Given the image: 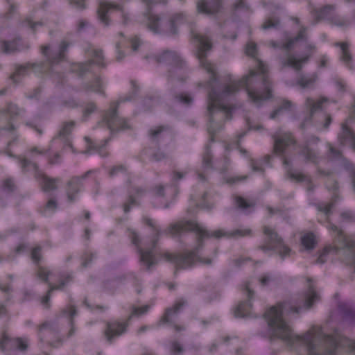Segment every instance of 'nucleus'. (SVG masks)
Wrapping results in <instances>:
<instances>
[{"label": "nucleus", "mask_w": 355, "mask_h": 355, "mask_svg": "<svg viewBox=\"0 0 355 355\" xmlns=\"http://www.w3.org/2000/svg\"><path fill=\"white\" fill-rule=\"evenodd\" d=\"M194 37L198 42L197 57L200 67L209 75L206 83L209 89L207 129L211 141H214L213 135L219 130L225 120L232 118V112L236 109L232 98L241 87L245 88L251 102L260 107L264 101L272 97L273 85L268 73V67L258 58H256L257 71L251 69L239 80H230L229 83H222L218 78L216 66L207 59V53L212 47L211 39L200 34H196Z\"/></svg>", "instance_id": "nucleus-1"}, {"label": "nucleus", "mask_w": 355, "mask_h": 355, "mask_svg": "<svg viewBox=\"0 0 355 355\" xmlns=\"http://www.w3.org/2000/svg\"><path fill=\"white\" fill-rule=\"evenodd\" d=\"M307 291L304 293L301 303L297 302H284L277 306H272L264 314L271 333V336L282 339L288 345L303 349L305 355H337L340 348L348 352L355 353V341L347 338L334 337L323 333L320 327H313L302 336L293 332L291 327L283 319V314L298 313L300 310L309 309L320 300L311 278Z\"/></svg>", "instance_id": "nucleus-2"}, {"label": "nucleus", "mask_w": 355, "mask_h": 355, "mask_svg": "<svg viewBox=\"0 0 355 355\" xmlns=\"http://www.w3.org/2000/svg\"><path fill=\"white\" fill-rule=\"evenodd\" d=\"M144 224L150 227L153 231L150 238L142 241L139 234L135 230H129L128 237L131 243L137 248L139 255L140 263L148 271L158 263L157 256L162 258L159 253L166 251L158 250L157 243L162 234L159 227L155 225L153 219L144 216L142 218Z\"/></svg>", "instance_id": "nucleus-3"}, {"label": "nucleus", "mask_w": 355, "mask_h": 355, "mask_svg": "<svg viewBox=\"0 0 355 355\" xmlns=\"http://www.w3.org/2000/svg\"><path fill=\"white\" fill-rule=\"evenodd\" d=\"M167 232L173 236H179L182 233L187 232H197L198 234L199 242H201L202 239L210 238H214L216 239H220L221 238L238 239L242 237L252 236V230L246 227L241 226L231 231H226L223 229L209 231L191 220L180 221L172 224L168 228Z\"/></svg>", "instance_id": "nucleus-4"}, {"label": "nucleus", "mask_w": 355, "mask_h": 355, "mask_svg": "<svg viewBox=\"0 0 355 355\" xmlns=\"http://www.w3.org/2000/svg\"><path fill=\"white\" fill-rule=\"evenodd\" d=\"M70 44L69 42L62 41L58 50L53 49L49 44L41 46V53L45 58L46 62L28 63L25 66H19L16 69L15 72L10 76V78L14 83H19L20 77L25 76L29 68H32L38 73L48 72L52 66L58 64L65 59V53Z\"/></svg>", "instance_id": "nucleus-5"}, {"label": "nucleus", "mask_w": 355, "mask_h": 355, "mask_svg": "<svg viewBox=\"0 0 355 355\" xmlns=\"http://www.w3.org/2000/svg\"><path fill=\"white\" fill-rule=\"evenodd\" d=\"M155 60L168 67L166 78L172 86L176 82L184 83L189 77V69L185 60L176 51L165 50L155 56Z\"/></svg>", "instance_id": "nucleus-6"}, {"label": "nucleus", "mask_w": 355, "mask_h": 355, "mask_svg": "<svg viewBox=\"0 0 355 355\" xmlns=\"http://www.w3.org/2000/svg\"><path fill=\"white\" fill-rule=\"evenodd\" d=\"M327 99L322 98L315 101L311 98H306L304 103V110L307 116L300 123L301 130H305L306 128L313 121L314 125L318 127V130H327L332 122L331 116L322 110V103Z\"/></svg>", "instance_id": "nucleus-7"}, {"label": "nucleus", "mask_w": 355, "mask_h": 355, "mask_svg": "<svg viewBox=\"0 0 355 355\" xmlns=\"http://www.w3.org/2000/svg\"><path fill=\"white\" fill-rule=\"evenodd\" d=\"M196 234L198 245L193 250L184 254H172L169 252L159 253L162 259L175 265V275H177L178 270H184L192 267L196 261H198L206 265L211 264L212 260L211 259L198 257L197 252L199 249L202 248L204 239H202L201 242H199L198 234L197 232H196Z\"/></svg>", "instance_id": "nucleus-8"}, {"label": "nucleus", "mask_w": 355, "mask_h": 355, "mask_svg": "<svg viewBox=\"0 0 355 355\" xmlns=\"http://www.w3.org/2000/svg\"><path fill=\"white\" fill-rule=\"evenodd\" d=\"M142 1L148 6L153 3V0H142ZM145 16L148 21V28L155 34L161 33L162 32H168L170 34L175 35L178 32L177 26L183 24L186 19L184 14H175L171 17L166 25V27L162 28L160 24L161 17L157 15L151 13L149 6H148Z\"/></svg>", "instance_id": "nucleus-9"}, {"label": "nucleus", "mask_w": 355, "mask_h": 355, "mask_svg": "<svg viewBox=\"0 0 355 355\" xmlns=\"http://www.w3.org/2000/svg\"><path fill=\"white\" fill-rule=\"evenodd\" d=\"M263 232L264 234L263 243L259 247L262 251L266 252L270 250H278L282 259L289 255L291 249L284 243L283 239L274 229L268 226H263Z\"/></svg>", "instance_id": "nucleus-10"}, {"label": "nucleus", "mask_w": 355, "mask_h": 355, "mask_svg": "<svg viewBox=\"0 0 355 355\" xmlns=\"http://www.w3.org/2000/svg\"><path fill=\"white\" fill-rule=\"evenodd\" d=\"M132 97H128L125 99L119 100L114 105H112L110 109L105 114L104 120L111 132L125 130L130 128V125L128 123V120L119 116L117 110L119 105L121 102L130 101Z\"/></svg>", "instance_id": "nucleus-11"}, {"label": "nucleus", "mask_w": 355, "mask_h": 355, "mask_svg": "<svg viewBox=\"0 0 355 355\" xmlns=\"http://www.w3.org/2000/svg\"><path fill=\"white\" fill-rule=\"evenodd\" d=\"M188 305L186 299L182 297L177 300L171 307L166 309L164 313L161 317L158 325L169 324H171L175 331H182L186 329L184 325L173 323V320Z\"/></svg>", "instance_id": "nucleus-12"}, {"label": "nucleus", "mask_w": 355, "mask_h": 355, "mask_svg": "<svg viewBox=\"0 0 355 355\" xmlns=\"http://www.w3.org/2000/svg\"><path fill=\"white\" fill-rule=\"evenodd\" d=\"M112 10H119L121 12L124 24L128 21L129 19L128 13L125 11L121 5L110 1H102L99 2L97 9V15L98 20L104 26L107 27L110 26V19L108 17V14Z\"/></svg>", "instance_id": "nucleus-13"}, {"label": "nucleus", "mask_w": 355, "mask_h": 355, "mask_svg": "<svg viewBox=\"0 0 355 355\" xmlns=\"http://www.w3.org/2000/svg\"><path fill=\"white\" fill-rule=\"evenodd\" d=\"M320 141V137L311 135L306 138L303 145L299 146L298 155L304 158L305 162L317 164L320 161V152L317 148H311V144H317Z\"/></svg>", "instance_id": "nucleus-14"}, {"label": "nucleus", "mask_w": 355, "mask_h": 355, "mask_svg": "<svg viewBox=\"0 0 355 355\" xmlns=\"http://www.w3.org/2000/svg\"><path fill=\"white\" fill-rule=\"evenodd\" d=\"M27 348L26 340L19 338H11L5 334L0 339V349L4 352L6 349V355H19V351L25 352Z\"/></svg>", "instance_id": "nucleus-15"}, {"label": "nucleus", "mask_w": 355, "mask_h": 355, "mask_svg": "<svg viewBox=\"0 0 355 355\" xmlns=\"http://www.w3.org/2000/svg\"><path fill=\"white\" fill-rule=\"evenodd\" d=\"M304 42L306 44L305 50L307 51V54L300 59H297L294 55L287 53L286 58H280V62L283 67H292L299 71L302 69V64L308 62L309 58L316 51V46L313 43L309 42V38L307 42Z\"/></svg>", "instance_id": "nucleus-16"}, {"label": "nucleus", "mask_w": 355, "mask_h": 355, "mask_svg": "<svg viewBox=\"0 0 355 355\" xmlns=\"http://www.w3.org/2000/svg\"><path fill=\"white\" fill-rule=\"evenodd\" d=\"M87 53L91 58L88 61L78 64V70L80 74L83 75L87 72L92 64H96L103 68L106 67V64L104 62L105 56L102 49L90 48L87 50Z\"/></svg>", "instance_id": "nucleus-17"}, {"label": "nucleus", "mask_w": 355, "mask_h": 355, "mask_svg": "<svg viewBox=\"0 0 355 355\" xmlns=\"http://www.w3.org/2000/svg\"><path fill=\"white\" fill-rule=\"evenodd\" d=\"M93 171H87L81 176H74L67 183L66 194L69 203H73L77 200V195L83 187V180L86 179Z\"/></svg>", "instance_id": "nucleus-18"}, {"label": "nucleus", "mask_w": 355, "mask_h": 355, "mask_svg": "<svg viewBox=\"0 0 355 355\" xmlns=\"http://www.w3.org/2000/svg\"><path fill=\"white\" fill-rule=\"evenodd\" d=\"M128 327V321L119 322L118 320H110L106 322L104 335L109 343L126 332Z\"/></svg>", "instance_id": "nucleus-19"}, {"label": "nucleus", "mask_w": 355, "mask_h": 355, "mask_svg": "<svg viewBox=\"0 0 355 355\" xmlns=\"http://www.w3.org/2000/svg\"><path fill=\"white\" fill-rule=\"evenodd\" d=\"M29 49L30 44L23 42L20 36H16L11 40H0V49L5 54H12Z\"/></svg>", "instance_id": "nucleus-20"}, {"label": "nucleus", "mask_w": 355, "mask_h": 355, "mask_svg": "<svg viewBox=\"0 0 355 355\" xmlns=\"http://www.w3.org/2000/svg\"><path fill=\"white\" fill-rule=\"evenodd\" d=\"M58 334V326L55 323L51 322H44L40 326L38 330V336L40 341L42 343H47L55 347H58V345L53 344L52 339L57 338Z\"/></svg>", "instance_id": "nucleus-21"}, {"label": "nucleus", "mask_w": 355, "mask_h": 355, "mask_svg": "<svg viewBox=\"0 0 355 355\" xmlns=\"http://www.w3.org/2000/svg\"><path fill=\"white\" fill-rule=\"evenodd\" d=\"M224 0H199L196 3L197 12L207 16H215L223 9Z\"/></svg>", "instance_id": "nucleus-22"}, {"label": "nucleus", "mask_w": 355, "mask_h": 355, "mask_svg": "<svg viewBox=\"0 0 355 355\" xmlns=\"http://www.w3.org/2000/svg\"><path fill=\"white\" fill-rule=\"evenodd\" d=\"M308 28L301 26L296 36L290 37L284 43L279 44L275 41H270V44L275 49H281L286 51L291 50L297 42H307L308 39Z\"/></svg>", "instance_id": "nucleus-23"}, {"label": "nucleus", "mask_w": 355, "mask_h": 355, "mask_svg": "<svg viewBox=\"0 0 355 355\" xmlns=\"http://www.w3.org/2000/svg\"><path fill=\"white\" fill-rule=\"evenodd\" d=\"M149 136L151 141L156 144L173 139V130L168 125H159L150 129Z\"/></svg>", "instance_id": "nucleus-24"}, {"label": "nucleus", "mask_w": 355, "mask_h": 355, "mask_svg": "<svg viewBox=\"0 0 355 355\" xmlns=\"http://www.w3.org/2000/svg\"><path fill=\"white\" fill-rule=\"evenodd\" d=\"M296 143L293 135L289 133H284L275 137L274 151L279 155H283L286 148Z\"/></svg>", "instance_id": "nucleus-25"}, {"label": "nucleus", "mask_w": 355, "mask_h": 355, "mask_svg": "<svg viewBox=\"0 0 355 355\" xmlns=\"http://www.w3.org/2000/svg\"><path fill=\"white\" fill-rule=\"evenodd\" d=\"M338 141L340 145H348L355 152V133L345 123L341 124Z\"/></svg>", "instance_id": "nucleus-26"}, {"label": "nucleus", "mask_w": 355, "mask_h": 355, "mask_svg": "<svg viewBox=\"0 0 355 355\" xmlns=\"http://www.w3.org/2000/svg\"><path fill=\"white\" fill-rule=\"evenodd\" d=\"M243 291L248 297V302L240 303L234 311V315L236 318H244L250 314V311L252 307L250 300L254 295V291L250 289L249 284L244 285Z\"/></svg>", "instance_id": "nucleus-27"}, {"label": "nucleus", "mask_w": 355, "mask_h": 355, "mask_svg": "<svg viewBox=\"0 0 355 355\" xmlns=\"http://www.w3.org/2000/svg\"><path fill=\"white\" fill-rule=\"evenodd\" d=\"M146 193V189H144L142 187H134L132 189V191L129 193L128 198L127 200L123 203V211L127 214L128 213L131 208L134 206L138 205V202L135 200V198L134 197V195H135L137 197L139 198L143 196H144Z\"/></svg>", "instance_id": "nucleus-28"}, {"label": "nucleus", "mask_w": 355, "mask_h": 355, "mask_svg": "<svg viewBox=\"0 0 355 355\" xmlns=\"http://www.w3.org/2000/svg\"><path fill=\"white\" fill-rule=\"evenodd\" d=\"M234 205L237 209L247 214L254 210L256 201L252 199L244 198L241 196H236L234 198Z\"/></svg>", "instance_id": "nucleus-29"}, {"label": "nucleus", "mask_w": 355, "mask_h": 355, "mask_svg": "<svg viewBox=\"0 0 355 355\" xmlns=\"http://www.w3.org/2000/svg\"><path fill=\"white\" fill-rule=\"evenodd\" d=\"M331 230L336 233L335 239L340 245L341 248L352 249L354 247L355 243L352 240H349L344 234L343 232L334 225H331Z\"/></svg>", "instance_id": "nucleus-30"}, {"label": "nucleus", "mask_w": 355, "mask_h": 355, "mask_svg": "<svg viewBox=\"0 0 355 355\" xmlns=\"http://www.w3.org/2000/svg\"><path fill=\"white\" fill-rule=\"evenodd\" d=\"M60 181L61 180L58 178H53L41 174L40 183L43 191L49 192L56 190L58 189L57 184L60 182Z\"/></svg>", "instance_id": "nucleus-31"}, {"label": "nucleus", "mask_w": 355, "mask_h": 355, "mask_svg": "<svg viewBox=\"0 0 355 355\" xmlns=\"http://www.w3.org/2000/svg\"><path fill=\"white\" fill-rule=\"evenodd\" d=\"M338 309L342 315L343 320L347 321L351 324H355V309H352L343 302L338 304Z\"/></svg>", "instance_id": "nucleus-32"}, {"label": "nucleus", "mask_w": 355, "mask_h": 355, "mask_svg": "<svg viewBox=\"0 0 355 355\" xmlns=\"http://www.w3.org/2000/svg\"><path fill=\"white\" fill-rule=\"evenodd\" d=\"M336 46H340L341 49V60L345 63L347 67L349 69H354V66L352 63V56L349 51V44L347 42H338Z\"/></svg>", "instance_id": "nucleus-33"}, {"label": "nucleus", "mask_w": 355, "mask_h": 355, "mask_svg": "<svg viewBox=\"0 0 355 355\" xmlns=\"http://www.w3.org/2000/svg\"><path fill=\"white\" fill-rule=\"evenodd\" d=\"M83 89L86 92H94L103 96L105 95L103 90V84L100 77H96L94 80L85 83Z\"/></svg>", "instance_id": "nucleus-34"}, {"label": "nucleus", "mask_w": 355, "mask_h": 355, "mask_svg": "<svg viewBox=\"0 0 355 355\" xmlns=\"http://www.w3.org/2000/svg\"><path fill=\"white\" fill-rule=\"evenodd\" d=\"M87 142V149L85 153H89L92 150L98 153L101 157H107L108 153L104 150V146L107 144L109 139H106L103 141V144L99 145L94 144L89 138L85 137Z\"/></svg>", "instance_id": "nucleus-35"}, {"label": "nucleus", "mask_w": 355, "mask_h": 355, "mask_svg": "<svg viewBox=\"0 0 355 355\" xmlns=\"http://www.w3.org/2000/svg\"><path fill=\"white\" fill-rule=\"evenodd\" d=\"M202 166L205 171L214 169L213 154L209 145H207L202 156Z\"/></svg>", "instance_id": "nucleus-36"}, {"label": "nucleus", "mask_w": 355, "mask_h": 355, "mask_svg": "<svg viewBox=\"0 0 355 355\" xmlns=\"http://www.w3.org/2000/svg\"><path fill=\"white\" fill-rule=\"evenodd\" d=\"M336 9V6L334 5H326L324 7L321 8L319 10L315 11V17L317 20H327L329 21V18L332 17L334 14L332 12Z\"/></svg>", "instance_id": "nucleus-37"}, {"label": "nucleus", "mask_w": 355, "mask_h": 355, "mask_svg": "<svg viewBox=\"0 0 355 355\" xmlns=\"http://www.w3.org/2000/svg\"><path fill=\"white\" fill-rule=\"evenodd\" d=\"M60 284L58 285H53L51 291L62 290L63 288L71 283L73 279L72 272H63L59 275Z\"/></svg>", "instance_id": "nucleus-38"}, {"label": "nucleus", "mask_w": 355, "mask_h": 355, "mask_svg": "<svg viewBox=\"0 0 355 355\" xmlns=\"http://www.w3.org/2000/svg\"><path fill=\"white\" fill-rule=\"evenodd\" d=\"M63 313L64 314L67 315L70 318L69 322L71 329L68 333V337H71L75 334L76 331L74 327L73 317L77 315V309L74 305L70 304L63 310Z\"/></svg>", "instance_id": "nucleus-39"}, {"label": "nucleus", "mask_w": 355, "mask_h": 355, "mask_svg": "<svg viewBox=\"0 0 355 355\" xmlns=\"http://www.w3.org/2000/svg\"><path fill=\"white\" fill-rule=\"evenodd\" d=\"M331 24L339 26V27H348L352 24V20L347 17H342L338 15L334 14L329 21Z\"/></svg>", "instance_id": "nucleus-40"}, {"label": "nucleus", "mask_w": 355, "mask_h": 355, "mask_svg": "<svg viewBox=\"0 0 355 355\" xmlns=\"http://www.w3.org/2000/svg\"><path fill=\"white\" fill-rule=\"evenodd\" d=\"M317 79V75L313 73L309 76L301 75L297 80V85L302 88H308L313 85Z\"/></svg>", "instance_id": "nucleus-41"}, {"label": "nucleus", "mask_w": 355, "mask_h": 355, "mask_svg": "<svg viewBox=\"0 0 355 355\" xmlns=\"http://www.w3.org/2000/svg\"><path fill=\"white\" fill-rule=\"evenodd\" d=\"M293 103L288 99H283L279 105L270 115L271 119H275L279 114L284 111H288L291 109Z\"/></svg>", "instance_id": "nucleus-42"}, {"label": "nucleus", "mask_w": 355, "mask_h": 355, "mask_svg": "<svg viewBox=\"0 0 355 355\" xmlns=\"http://www.w3.org/2000/svg\"><path fill=\"white\" fill-rule=\"evenodd\" d=\"M288 173L291 179L294 180L298 182H304L307 183L308 184H311V177L306 174L299 172H295L293 171L291 169H289L288 171Z\"/></svg>", "instance_id": "nucleus-43"}, {"label": "nucleus", "mask_w": 355, "mask_h": 355, "mask_svg": "<svg viewBox=\"0 0 355 355\" xmlns=\"http://www.w3.org/2000/svg\"><path fill=\"white\" fill-rule=\"evenodd\" d=\"M301 243L306 249H313L316 244L314 234L312 232L304 234L301 239Z\"/></svg>", "instance_id": "nucleus-44"}, {"label": "nucleus", "mask_w": 355, "mask_h": 355, "mask_svg": "<svg viewBox=\"0 0 355 355\" xmlns=\"http://www.w3.org/2000/svg\"><path fill=\"white\" fill-rule=\"evenodd\" d=\"M150 309V306L145 305L141 307H137L132 306L130 308L131 313L128 318V321H130L133 317H140L142 315L146 314Z\"/></svg>", "instance_id": "nucleus-45"}, {"label": "nucleus", "mask_w": 355, "mask_h": 355, "mask_svg": "<svg viewBox=\"0 0 355 355\" xmlns=\"http://www.w3.org/2000/svg\"><path fill=\"white\" fill-rule=\"evenodd\" d=\"M42 250V248L40 245L35 246L31 250V259L35 266L40 265V263L43 259Z\"/></svg>", "instance_id": "nucleus-46"}, {"label": "nucleus", "mask_w": 355, "mask_h": 355, "mask_svg": "<svg viewBox=\"0 0 355 355\" xmlns=\"http://www.w3.org/2000/svg\"><path fill=\"white\" fill-rule=\"evenodd\" d=\"M37 270L35 272L37 277L40 279L42 282L47 283L49 282V277L51 275V272L48 270L46 268L40 265L36 266Z\"/></svg>", "instance_id": "nucleus-47"}, {"label": "nucleus", "mask_w": 355, "mask_h": 355, "mask_svg": "<svg viewBox=\"0 0 355 355\" xmlns=\"http://www.w3.org/2000/svg\"><path fill=\"white\" fill-rule=\"evenodd\" d=\"M173 98L175 101L182 103L185 105H190L193 101V97L187 93L175 94Z\"/></svg>", "instance_id": "nucleus-48"}, {"label": "nucleus", "mask_w": 355, "mask_h": 355, "mask_svg": "<svg viewBox=\"0 0 355 355\" xmlns=\"http://www.w3.org/2000/svg\"><path fill=\"white\" fill-rule=\"evenodd\" d=\"M6 112L10 116L11 118H15L21 116L24 113V110L19 108L17 105L9 103L7 106Z\"/></svg>", "instance_id": "nucleus-49"}, {"label": "nucleus", "mask_w": 355, "mask_h": 355, "mask_svg": "<svg viewBox=\"0 0 355 355\" xmlns=\"http://www.w3.org/2000/svg\"><path fill=\"white\" fill-rule=\"evenodd\" d=\"M3 189L7 193H13L17 189V185L12 178H6L3 182Z\"/></svg>", "instance_id": "nucleus-50"}, {"label": "nucleus", "mask_w": 355, "mask_h": 355, "mask_svg": "<svg viewBox=\"0 0 355 355\" xmlns=\"http://www.w3.org/2000/svg\"><path fill=\"white\" fill-rule=\"evenodd\" d=\"M21 166L23 171H28L30 170L35 171L37 172L38 171L37 164L35 162H33L27 159H22L20 161Z\"/></svg>", "instance_id": "nucleus-51"}, {"label": "nucleus", "mask_w": 355, "mask_h": 355, "mask_svg": "<svg viewBox=\"0 0 355 355\" xmlns=\"http://www.w3.org/2000/svg\"><path fill=\"white\" fill-rule=\"evenodd\" d=\"M170 352L173 354H182L184 352L183 345L178 340H173L170 343Z\"/></svg>", "instance_id": "nucleus-52"}, {"label": "nucleus", "mask_w": 355, "mask_h": 355, "mask_svg": "<svg viewBox=\"0 0 355 355\" xmlns=\"http://www.w3.org/2000/svg\"><path fill=\"white\" fill-rule=\"evenodd\" d=\"M280 21L277 18H269L267 19L262 24V28L264 30H268L271 28H277L279 26Z\"/></svg>", "instance_id": "nucleus-53"}, {"label": "nucleus", "mask_w": 355, "mask_h": 355, "mask_svg": "<svg viewBox=\"0 0 355 355\" xmlns=\"http://www.w3.org/2000/svg\"><path fill=\"white\" fill-rule=\"evenodd\" d=\"M51 288H52V284L49 283V290H48L46 294L41 298L40 302H41L42 305L45 309H49L51 306L50 300L51 297V294L54 291H51Z\"/></svg>", "instance_id": "nucleus-54"}, {"label": "nucleus", "mask_w": 355, "mask_h": 355, "mask_svg": "<svg viewBox=\"0 0 355 355\" xmlns=\"http://www.w3.org/2000/svg\"><path fill=\"white\" fill-rule=\"evenodd\" d=\"M75 125L74 121L65 122L60 131V135L65 137L68 135Z\"/></svg>", "instance_id": "nucleus-55"}, {"label": "nucleus", "mask_w": 355, "mask_h": 355, "mask_svg": "<svg viewBox=\"0 0 355 355\" xmlns=\"http://www.w3.org/2000/svg\"><path fill=\"white\" fill-rule=\"evenodd\" d=\"M160 102V98L159 96L147 97L144 100V104L148 108L158 105Z\"/></svg>", "instance_id": "nucleus-56"}, {"label": "nucleus", "mask_w": 355, "mask_h": 355, "mask_svg": "<svg viewBox=\"0 0 355 355\" xmlns=\"http://www.w3.org/2000/svg\"><path fill=\"white\" fill-rule=\"evenodd\" d=\"M166 158L165 153L158 150L157 152H154L150 154V159L151 161L160 162Z\"/></svg>", "instance_id": "nucleus-57"}, {"label": "nucleus", "mask_w": 355, "mask_h": 355, "mask_svg": "<svg viewBox=\"0 0 355 355\" xmlns=\"http://www.w3.org/2000/svg\"><path fill=\"white\" fill-rule=\"evenodd\" d=\"M257 46L255 43L250 42L246 46V53L248 55L256 58Z\"/></svg>", "instance_id": "nucleus-58"}, {"label": "nucleus", "mask_w": 355, "mask_h": 355, "mask_svg": "<svg viewBox=\"0 0 355 355\" xmlns=\"http://www.w3.org/2000/svg\"><path fill=\"white\" fill-rule=\"evenodd\" d=\"M125 171H126L125 166L123 164H119V165L113 166L110 169V171L109 172V175L110 177H114L119 173H125Z\"/></svg>", "instance_id": "nucleus-59"}, {"label": "nucleus", "mask_w": 355, "mask_h": 355, "mask_svg": "<svg viewBox=\"0 0 355 355\" xmlns=\"http://www.w3.org/2000/svg\"><path fill=\"white\" fill-rule=\"evenodd\" d=\"M96 109V106L94 103H89L87 104L84 111H83V118L85 120L87 119L88 116L94 112Z\"/></svg>", "instance_id": "nucleus-60"}, {"label": "nucleus", "mask_w": 355, "mask_h": 355, "mask_svg": "<svg viewBox=\"0 0 355 355\" xmlns=\"http://www.w3.org/2000/svg\"><path fill=\"white\" fill-rule=\"evenodd\" d=\"M246 132H243L242 133H241L240 135H238V140L236 142V148L239 150V152L244 156H247L248 155V151L243 148L241 145V139L245 135Z\"/></svg>", "instance_id": "nucleus-61"}, {"label": "nucleus", "mask_w": 355, "mask_h": 355, "mask_svg": "<svg viewBox=\"0 0 355 355\" xmlns=\"http://www.w3.org/2000/svg\"><path fill=\"white\" fill-rule=\"evenodd\" d=\"M233 8L235 10H248L249 9V6L246 3L245 0H237L234 4H233Z\"/></svg>", "instance_id": "nucleus-62"}, {"label": "nucleus", "mask_w": 355, "mask_h": 355, "mask_svg": "<svg viewBox=\"0 0 355 355\" xmlns=\"http://www.w3.org/2000/svg\"><path fill=\"white\" fill-rule=\"evenodd\" d=\"M45 208L51 211H55L58 208L56 199L55 198H50L46 204Z\"/></svg>", "instance_id": "nucleus-63"}, {"label": "nucleus", "mask_w": 355, "mask_h": 355, "mask_svg": "<svg viewBox=\"0 0 355 355\" xmlns=\"http://www.w3.org/2000/svg\"><path fill=\"white\" fill-rule=\"evenodd\" d=\"M275 280V279L272 275L265 274L261 277L259 282L260 284L264 286L268 285L270 282H274Z\"/></svg>", "instance_id": "nucleus-64"}]
</instances>
